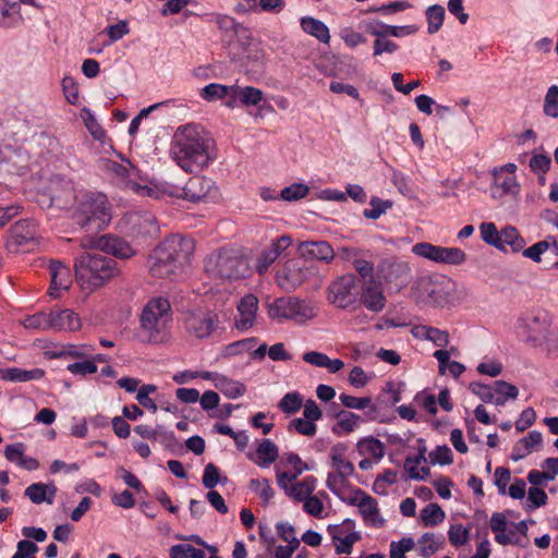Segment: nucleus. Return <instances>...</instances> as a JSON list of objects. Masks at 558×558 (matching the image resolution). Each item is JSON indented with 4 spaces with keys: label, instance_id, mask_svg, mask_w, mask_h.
I'll list each match as a JSON object with an SVG mask.
<instances>
[{
    "label": "nucleus",
    "instance_id": "1",
    "mask_svg": "<svg viewBox=\"0 0 558 558\" xmlns=\"http://www.w3.org/2000/svg\"><path fill=\"white\" fill-rule=\"evenodd\" d=\"M211 140L204 129L196 124L180 126L174 135L173 159L184 171L193 173L208 166Z\"/></svg>",
    "mask_w": 558,
    "mask_h": 558
},
{
    "label": "nucleus",
    "instance_id": "2",
    "mask_svg": "<svg viewBox=\"0 0 558 558\" xmlns=\"http://www.w3.org/2000/svg\"><path fill=\"white\" fill-rule=\"evenodd\" d=\"M193 242L178 234L162 241L150 254L148 268L153 277L175 279L183 275L193 253Z\"/></svg>",
    "mask_w": 558,
    "mask_h": 558
},
{
    "label": "nucleus",
    "instance_id": "3",
    "mask_svg": "<svg viewBox=\"0 0 558 558\" xmlns=\"http://www.w3.org/2000/svg\"><path fill=\"white\" fill-rule=\"evenodd\" d=\"M141 194L154 199L182 198L190 202H199L206 198L215 187L214 182L205 177H192L183 185L169 182H149V185H132Z\"/></svg>",
    "mask_w": 558,
    "mask_h": 558
},
{
    "label": "nucleus",
    "instance_id": "4",
    "mask_svg": "<svg viewBox=\"0 0 558 558\" xmlns=\"http://www.w3.org/2000/svg\"><path fill=\"white\" fill-rule=\"evenodd\" d=\"M74 270L77 282L87 290L102 287L117 274L113 258L88 252L75 258Z\"/></svg>",
    "mask_w": 558,
    "mask_h": 558
},
{
    "label": "nucleus",
    "instance_id": "5",
    "mask_svg": "<svg viewBox=\"0 0 558 558\" xmlns=\"http://www.w3.org/2000/svg\"><path fill=\"white\" fill-rule=\"evenodd\" d=\"M73 219L89 233L102 231L111 220L110 204L107 196L99 192L84 194L74 210Z\"/></svg>",
    "mask_w": 558,
    "mask_h": 558
},
{
    "label": "nucleus",
    "instance_id": "6",
    "mask_svg": "<svg viewBox=\"0 0 558 558\" xmlns=\"http://www.w3.org/2000/svg\"><path fill=\"white\" fill-rule=\"evenodd\" d=\"M204 271L209 278L233 281L248 276L250 266L235 251L223 248L205 257Z\"/></svg>",
    "mask_w": 558,
    "mask_h": 558
},
{
    "label": "nucleus",
    "instance_id": "7",
    "mask_svg": "<svg viewBox=\"0 0 558 558\" xmlns=\"http://www.w3.org/2000/svg\"><path fill=\"white\" fill-rule=\"evenodd\" d=\"M171 306L167 299L156 298L149 301L141 315V328L147 341L160 343L168 339L167 329L171 322Z\"/></svg>",
    "mask_w": 558,
    "mask_h": 558
},
{
    "label": "nucleus",
    "instance_id": "8",
    "mask_svg": "<svg viewBox=\"0 0 558 558\" xmlns=\"http://www.w3.org/2000/svg\"><path fill=\"white\" fill-rule=\"evenodd\" d=\"M316 274L314 265L301 257L287 259L277 267L275 281L284 291L292 292Z\"/></svg>",
    "mask_w": 558,
    "mask_h": 558
},
{
    "label": "nucleus",
    "instance_id": "9",
    "mask_svg": "<svg viewBox=\"0 0 558 558\" xmlns=\"http://www.w3.org/2000/svg\"><path fill=\"white\" fill-rule=\"evenodd\" d=\"M316 315L314 304L298 298H279L269 305V316L275 319H290L303 324Z\"/></svg>",
    "mask_w": 558,
    "mask_h": 558
},
{
    "label": "nucleus",
    "instance_id": "10",
    "mask_svg": "<svg viewBox=\"0 0 558 558\" xmlns=\"http://www.w3.org/2000/svg\"><path fill=\"white\" fill-rule=\"evenodd\" d=\"M412 253L437 264L462 265L466 254L459 247H446L428 242H420L412 246Z\"/></svg>",
    "mask_w": 558,
    "mask_h": 558
},
{
    "label": "nucleus",
    "instance_id": "11",
    "mask_svg": "<svg viewBox=\"0 0 558 558\" xmlns=\"http://www.w3.org/2000/svg\"><path fill=\"white\" fill-rule=\"evenodd\" d=\"M218 315L208 310H194L184 317L187 333L196 339L209 338L219 326Z\"/></svg>",
    "mask_w": 558,
    "mask_h": 558
},
{
    "label": "nucleus",
    "instance_id": "12",
    "mask_svg": "<svg viewBox=\"0 0 558 558\" xmlns=\"http://www.w3.org/2000/svg\"><path fill=\"white\" fill-rule=\"evenodd\" d=\"M81 247L84 250L99 248L119 258H130L135 254V251L126 241L110 235L94 236L87 234L81 239Z\"/></svg>",
    "mask_w": 558,
    "mask_h": 558
},
{
    "label": "nucleus",
    "instance_id": "13",
    "mask_svg": "<svg viewBox=\"0 0 558 558\" xmlns=\"http://www.w3.org/2000/svg\"><path fill=\"white\" fill-rule=\"evenodd\" d=\"M356 278L352 274L343 275L328 287V300L340 308H348L355 302Z\"/></svg>",
    "mask_w": 558,
    "mask_h": 558
},
{
    "label": "nucleus",
    "instance_id": "14",
    "mask_svg": "<svg viewBox=\"0 0 558 558\" xmlns=\"http://www.w3.org/2000/svg\"><path fill=\"white\" fill-rule=\"evenodd\" d=\"M338 257L342 262L350 263L363 280L374 276L373 254L369 251L343 246L338 250Z\"/></svg>",
    "mask_w": 558,
    "mask_h": 558
},
{
    "label": "nucleus",
    "instance_id": "15",
    "mask_svg": "<svg viewBox=\"0 0 558 558\" xmlns=\"http://www.w3.org/2000/svg\"><path fill=\"white\" fill-rule=\"evenodd\" d=\"M411 295L417 303L427 305H436L444 300L441 290L432 276L417 278L411 288Z\"/></svg>",
    "mask_w": 558,
    "mask_h": 558
},
{
    "label": "nucleus",
    "instance_id": "16",
    "mask_svg": "<svg viewBox=\"0 0 558 558\" xmlns=\"http://www.w3.org/2000/svg\"><path fill=\"white\" fill-rule=\"evenodd\" d=\"M360 301L368 311L381 312L387 303L381 281L376 280L374 276L363 280Z\"/></svg>",
    "mask_w": 558,
    "mask_h": 558
},
{
    "label": "nucleus",
    "instance_id": "17",
    "mask_svg": "<svg viewBox=\"0 0 558 558\" xmlns=\"http://www.w3.org/2000/svg\"><path fill=\"white\" fill-rule=\"evenodd\" d=\"M36 241L37 226L29 220H20L10 229V236L5 245L8 250L17 252L21 246L35 243Z\"/></svg>",
    "mask_w": 558,
    "mask_h": 558
},
{
    "label": "nucleus",
    "instance_id": "18",
    "mask_svg": "<svg viewBox=\"0 0 558 558\" xmlns=\"http://www.w3.org/2000/svg\"><path fill=\"white\" fill-rule=\"evenodd\" d=\"M291 238L281 235L275 239L268 247L262 251L255 264L256 271L259 275L265 274L268 268L278 259V257L290 246Z\"/></svg>",
    "mask_w": 558,
    "mask_h": 558
},
{
    "label": "nucleus",
    "instance_id": "19",
    "mask_svg": "<svg viewBox=\"0 0 558 558\" xmlns=\"http://www.w3.org/2000/svg\"><path fill=\"white\" fill-rule=\"evenodd\" d=\"M352 504L357 506L366 524L376 527H381L385 524V519L379 513L378 502L372 496L360 492L359 495L352 499Z\"/></svg>",
    "mask_w": 558,
    "mask_h": 558
},
{
    "label": "nucleus",
    "instance_id": "20",
    "mask_svg": "<svg viewBox=\"0 0 558 558\" xmlns=\"http://www.w3.org/2000/svg\"><path fill=\"white\" fill-rule=\"evenodd\" d=\"M518 329L520 337L532 345L539 344L545 338L546 326L538 316L522 317Z\"/></svg>",
    "mask_w": 558,
    "mask_h": 558
},
{
    "label": "nucleus",
    "instance_id": "21",
    "mask_svg": "<svg viewBox=\"0 0 558 558\" xmlns=\"http://www.w3.org/2000/svg\"><path fill=\"white\" fill-rule=\"evenodd\" d=\"M298 251L303 257H310L325 263H331L336 253L332 246L326 241H304L298 246Z\"/></svg>",
    "mask_w": 558,
    "mask_h": 558
},
{
    "label": "nucleus",
    "instance_id": "22",
    "mask_svg": "<svg viewBox=\"0 0 558 558\" xmlns=\"http://www.w3.org/2000/svg\"><path fill=\"white\" fill-rule=\"evenodd\" d=\"M126 222L134 235L153 236L158 233V225L150 213H131L126 216Z\"/></svg>",
    "mask_w": 558,
    "mask_h": 558
},
{
    "label": "nucleus",
    "instance_id": "23",
    "mask_svg": "<svg viewBox=\"0 0 558 558\" xmlns=\"http://www.w3.org/2000/svg\"><path fill=\"white\" fill-rule=\"evenodd\" d=\"M258 310V300L253 294L244 295L238 304L239 318L235 326L239 330H247L253 327Z\"/></svg>",
    "mask_w": 558,
    "mask_h": 558
},
{
    "label": "nucleus",
    "instance_id": "24",
    "mask_svg": "<svg viewBox=\"0 0 558 558\" xmlns=\"http://www.w3.org/2000/svg\"><path fill=\"white\" fill-rule=\"evenodd\" d=\"M49 271L51 277V286L49 293L52 298L59 296L60 290H68L71 286V271L59 260L49 263Z\"/></svg>",
    "mask_w": 558,
    "mask_h": 558
},
{
    "label": "nucleus",
    "instance_id": "25",
    "mask_svg": "<svg viewBox=\"0 0 558 558\" xmlns=\"http://www.w3.org/2000/svg\"><path fill=\"white\" fill-rule=\"evenodd\" d=\"M211 22H214L218 28L225 33V36L232 40L233 37L239 39H248L250 32L246 27L238 23L232 16L227 14H211Z\"/></svg>",
    "mask_w": 558,
    "mask_h": 558
},
{
    "label": "nucleus",
    "instance_id": "26",
    "mask_svg": "<svg viewBox=\"0 0 558 558\" xmlns=\"http://www.w3.org/2000/svg\"><path fill=\"white\" fill-rule=\"evenodd\" d=\"M49 320L53 330L75 331L81 327L78 316L69 308L51 310L49 312Z\"/></svg>",
    "mask_w": 558,
    "mask_h": 558
},
{
    "label": "nucleus",
    "instance_id": "27",
    "mask_svg": "<svg viewBox=\"0 0 558 558\" xmlns=\"http://www.w3.org/2000/svg\"><path fill=\"white\" fill-rule=\"evenodd\" d=\"M106 167L109 171L114 173L116 175L125 179V185L131 191L136 193L138 196L147 197L146 194H141L137 192L132 185H143L142 183H138L134 180L137 170L135 167H133L129 161H125V163H118L116 161L108 160L106 163ZM144 185H149V183H145Z\"/></svg>",
    "mask_w": 558,
    "mask_h": 558
},
{
    "label": "nucleus",
    "instance_id": "28",
    "mask_svg": "<svg viewBox=\"0 0 558 558\" xmlns=\"http://www.w3.org/2000/svg\"><path fill=\"white\" fill-rule=\"evenodd\" d=\"M302 359L313 366L327 368L331 374H336L344 367L342 360H331L328 355L318 351H307L302 355Z\"/></svg>",
    "mask_w": 558,
    "mask_h": 558
},
{
    "label": "nucleus",
    "instance_id": "29",
    "mask_svg": "<svg viewBox=\"0 0 558 558\" xmlns=\"http://www.w3.org/2000/svg\"><path fill=\"white\" fill-rule=\"evenodd\" d=\"M56 494L57 487L53 484L34 483L25 489V496L36 505L41 502L52 505Z\"/></svg>",
    "mask_w": 558,
    "mask_h": 558
},
{
    "label": "nucleus",
    "instance_id": "30",
    "mask_svg": "<svg viewBox=\"0 0 558 558\" xmlns=\"http://www.w3.org/2000/svg\"><path fill=\"white\" fill-rule=\"evenodd\" d=\"M347 450L348 446L342 442L332 446L330 449V466L333 471L351 476L354 473V465L352 462L347 460Z\"/></svg>",
    "mask_w": 558,
    "mask_h": 558
},
{
    "label": "nucleus",
    "instance_id": "31",
    "mask_svg": "<svg viewBox=\"0 0 558 558\" xmlns=\"http://www.w3.org/2000/svg\"><path fill=\"white\" fill-rule=\"evenodd\" d=\"M494 185L492 187V195L495 198H500L508 193H515L518 190V184L515 182L514 175L504 174L502 171H497L494 169Z\"/></svg>",
    "mask_w": 558,
    "mask_h": 558
},
{
    "label": "nucleus",
    "instance_id": "32",
    "mask_svg": "<svg viewBox=\"0 0 558 558\" xmlns=\"http://www.w3.org/2000/svg\"><path fill=\"white\" fill-rule=\"evenodd\" d=\"M445 544V538L435 533H424L415 543L417 553L423 558H429L435 555Z\"/></svg>",
    "mask_w": 558,
    "mask_h": 558
},
{
    "label": "nucleus",
    "instance_id": "33",
    "mask_svg": "<svg viewBox=\"0 0 558 558\" xmlns=\"http://www.w3.org/2000/svg\"><path fill=\"white\" fill-rule=\"evenodd\" d=\"M45 375L44 369L41 368H33L29 371L22 369L19 367H11L3 369L1 372V377L4 380L13 381V383H25L31 380L41 379Z\"/></svg>",
    "mask_w": 558,
    "mask_h": 558
},
{
    "label": "nucleus",
    "instance_id": "34",
    "mask_svg": "<svg viewBox=\"0 0 558 558\" xmlns=\"http://www.w3.org/2000/svg\"><path fill=\"white\" fill-rule=\"evenodd\" d=\"M337 418L332 432L337 435L352 433L361 423V416L350 411H339L335 414Z\"/></svg>",
    "mask_w": 558,
    "mask_h": 558
},
{
    "label": "nucleus",
    "instance_id": "35",
    "mask_svg": "<svg viewBox=\"0 0 558 558\" xmlns=\"http://www.w3.org/2000/svg\"><path fill=\"white\" fill-rule=\"evenodd\" d=\"M301 27L306 34L314 36L324 44H328L330 40L329 28L325 23L317 19L312 16L302 17Z\"/></svg>",
    "mask_w": 558,
    "mask_h": 558
},
{
    "label": "nucleus",
    "instance_id": "36",
    "mask_svg": "<svg viewBox=\"0 0 558 558\" xmlns=\"http://www.w3.org/2000/svg\"><path fill=\"white\" fill-rule=\"evenodd\" d=\"M316 488V478L306 476L302 481L291 485L287 495L296 501H303L313 494Z\"/></svg>",
    "mask_w": 558,
    "mask_h": 558
},
{
    "label": "nucleus",
    "instance_id": "37",
    "mask_svg": "<svg viewBox=\"0 0 558 558\" xmlns=\"http://www.w3.org/2000/svg\"><path fill=\"white\" fill-rule=\"evenodd\" d=\"M256 454L258 458L257 464L262 468H268L271 463H274L278 456L279 450L275 442L270 439H264L256 449Z\"/></svg>",
    "mask_w": 558,
    "mask_h": 558
},
{
    "label": "nucleus",
    "instance_id": "38",
    "mask_svg": "<svg viewBox=\"0 0 558 558\" xmlns=\"http://www.w3.org/2000/svg\"><path fill=\"white\" fill-rule=\"evenodd\" d=\"M215 385L225 396L231 399L241 397L246 390L244 384L226 376H218Z\"/></svg>",
    "mask_w": 558,
    "mask_h": 558
},
{
    "label": "nucleus",
    "instance_id": "39",
    "mask_svg": "<svg viewBox=\"0 0 558 558\" xmlns=\"http://www.w3.org/2000/svg\"><path fill=\"white\" fill-rule=\"evenodd\" d=\"M420 518L424 526H436L445 520L446 514L439 505L428 504L421 510Z\"/></svg>",
    "mask_w": 558,
    "mask_h": 558
},
{
    "label": "nucleus",
    "instance_id": "40",
    "mask_svg": "<svg viewBox=\"0 0 558 558\" xmlns=\"http://www.w3.org/2000/svg\"><path fill=\"white\" fill-rule=\"evenodd\" d=\"M236 96L240 98V105L251 107L258 105L264 99V92L254 86L238 85Z\"/></svg>",
    "mask_w": 558,
    "mask_h": 558
},
{
    "label": "nucleus",
    "instance_id": "41",
    "mask_svg": "<svg viewBox=\"0 0 558 558\" xmlns=\"http://www.w3.org/2000/svg\"><path fill=\"white\" fill-rule=\"evenodd\" d=\"M425 14L427 20L428 34L437 33L444 24L445 8L439 4H433L427 8Z\"/></svg>",
    "mask_w": 558,
    "mask_h": 558
},
{
    "label": "nucleus",
    "instance_id": "42",
    "mask_svg": "<svg viewBox=\"0 0 558 558\" xmlns=\"http://www.w3.org/2000/svg\"><path fill=\"white\" fill-rule=\"evenodd\" d=\"M426 459L423 453H420L415 458H407L404 462V470L408 472L409 476L413 480H424L429 474V469L426 466H421L422 462H425Z\"/></svg>",
    "mask_w": 558,
    "mask_h": 558
},
{
    "label": "nucleus",
    "instance_id": "43",
    "mask_svg": "<svg viewBox=\"0 0 558 558\" xmlns=\"http://www.w3.org/2000/svg\"><path fill=\"white\" fill-rule=\"evenodd\" d=\"M469 389L483 402L502 405V398L495 396V387L480 383H471Z\"/></svg>",
    "mask_w": 558,
    "mask_h": 558
},
{
    "label": "nucleus",
    "instance_id": "44",
    "mask_svg": "<svg viewBox=\"0 0 558 558\" xmlns=\"http://www.w3.org/2000/svg\"><path fill=\"white\" fill-rule=\"evenodd\" d=\"M499 239L501 243L500 250H505V245H510L513 251H520L524 246V240L520 236L514 227L504 228L500 231Z\"/></svg>",
    "mask_w": 558,
    "mask_h": 558
},
{
    "label": "nucleus",
    "instance_id": "45",
    "mask_svg": "<svg viewBox=\"0 0 558 558\" xmlns=\"http://www.w3.org/2000/svg\"><path fill=\"white\" fill-rule=\"evenodd\" d=\"M229 93V86L210 83L201 89L199 95L206 101H216L226 98Z\"/></svg>",
    "mask_w": 558,
    "mask_h": 558
},
{
    "label": "nucleus",
    "instance_id": "46",
    "mask_svg": "<svg viewBox=\"0 0 558 558\" xmlns=\"http://www.w3.org/2000/svg\"><path fill=\"white\" fill-rule=\"evenodd\" d=\"M250 489H252L262 499L263 505H267L275 496V492L267 478H253L250 481Z\"/></svg>",
    "mask_w": 558,
    "mask_h": 558
},
{
    "label": "nucleus",
    "instance_id": "47",
    "mask_svg": "<svg viewBox=\"0 0 558 558\" xmlns=\"http://www.w3.org/2000/svg\"><path fill=\"white\" fill-rule=\"evenodd\" d=\"M286 7L284 0H255V4L252 3L247 9V13L253 12H267V13H280Z\"/></svg>",
    "mask_w": 558,
    "mask_h": 558
},
{
    "label": "nucleus",
    "instance_id": "48",
    "mask_svg": "<svg viewBox=\"0 0 558 558\" xmlns=\"http://www.w3.org/2000/svg\"><path fill=\"white\" fill-rule=\"evenodd\" d=\"M23 326L31 330H49L51 329V322L49 320V313L38 312L34 315L27 316L23 320Z\"/></svg>",
    "mask_w": 558,
    "mask_h": 558
},
{
    "label": "nucleus",
    "instance_id": "49",
    "mask_svg": "<svg viewBox=\"0 0 558 558\" xmlns=\"http://www.w3.org/2000/svg\"><path fill=\"white\" fill-rule=\"evenodd\" d=\"M411 278V268L405 263H393L390 266L389 279L395 281L397 286L403 287L408 284Z\"/></svg>",
    "mask_w": 558,
    "mask_h": 558
},
{
    "label": "nucleus",
    "instance_id": "50",
    "mask_svg": "<svg viewBox=\"0 0 558 558\" xmlns=\"http://www.w3.org/2000/svg\"><path fill=\"white\" fill-rule=\"evenodd\" d=\"M357 449L362 454H371L376 459H381L385 453L384 445L373 437L364 438L357 442Z\"/></svg>",
    "mask_w": 558,
    "mask_h": 558
},
{
    "label": "nucleus",
    "instance_id": "51",
    "mask_svg": "<svg viewBox=\"0 0 558 558\" xmlns=\"http://www.w3.org/2000/svg\"><path fill=\"white\" fill-rule=\"evenodd\" d=\"M169 555L170 558H206V555L202 549L195 548L189 544H178L171 546Z\"/></svg>",
    "mask_w": 558,
    "mask_h": 558
},
{
    "label": "nucleus",
    "instance_id": "52",
    "mask_svg": "<svg viewBox=\"0 0 558 558\" xmlns=\"http://www.w3.org/2000/svg\"><path fill=\"white\" fill-rule=\"evenodd\" d=\"M415 548V541L412 537H402L400 541H392L389 548L390 558H407L405 554Z\"/></svg>",
    "mask_w": 558,
    "mask_h": 558
},
{
    "label": "nucleus",
    "instance_id": "53",
    "mask_svg": "<svg viewBox=\"0 0 558 558\" xmlns=\"http://www.w3.org/2000/svg\"><path fill=\"white\" fill-rule=\"evenodd\" d=\"M543 111L547 117L558 118V86L553 85L547 89Z\"/></svg>",
    "mask_w": 558,
    "mask_h": 558
},
{
    "label": "nucleus",
    "instance_id": "54",
    "mask_svg": "<svg viewBox=\"0 0 558 558\" xmlns=\"http://www.w3.org/2000/svg\"><path fill=\"white\" fill-rule=\"evenodd\" d=\"M339 399L341 403L348 408V409H354V410H364L367 408H372L375 410V408L372 404V399L369 397H353L350 395L341 393L339 396Z\"/></svg>",
    "mask_w": 558,
    "mask_h": 558
},
{
    "label": "nucleus",
    "instance_id": "55",
    "mask_svg": "<svg viewBox=\"0 0 558 558\" xmlns=\"http://www.w3.org/2000/svg\"><path fill=\"white\" fill-rule=\"evenodd\" d=\"M481 236L484 242L489 245L495 246L496 248H501L500 243V232L497 231L496 226L493 222H483L480 226Z\"/></svg>",
    "mask_w": 558,
    "mask_h": 558
},
{
    "label": "nucleus",
    "instance_id": "56",
    "mask_svg": "<svg viewBox=\"0 0 558 558\" xmlns=\"http://www.w3.org/2000/svg\"><path fill=\"white\" fill-rule=\"evenodd\" d=\"M308 186L302 183H294L290 186L284 187L280 197L287 202L299 201L308 194Z\"/></svg>",
    "mask_w": 558,
    "mask_h": 558
},
{
    "label": "nucleus",
    "instance_id": "57",
    "mask_svg": "<svg viewBox=\"0 0 558 558\" xmlns=\"http://www.w3.org/2000/svg\"><path fill=\"white\" fill-rule=\"evenodd\" d=\"M371 208L364 209V216L368 219H378L388 208L392 207L391 201H381L379 198L371 199Z\"/></svg>",
    "mask_w": 558,
    "mask_h": 558
},
{
    "label": "nucleus",
    "instance_id": "58",
    "mask_svg": "<svg viewBox=\"0 0 558 558\" xmlns=\"http://www.w3.org/2000/svg\"><path fill=\"white\" fill-rule=\"evenodd\" d=\"M495 387V396L502 398V405L508 399H517L519 395V390L512 384H509L505 380H497L494 383Z\"/></svg>",
    "mask_w": 558,
    "mask_h": 558
},
{
    "label": "nucleus",
    "instance_id": "59",
    "mask_svg": "<svg viewBox=\"0 0 558 558\" xmlns=\"http://www.w3.org/2000/svg\"><path fill=\"white\" fill-rule=\"evenodd\" d=\"M302 407V398L298 392H288L279 402V408L284 413H295Z\"/></svg>",
    "mask_w": 558,
    "mask_h": 558
},
{
    "label": "nucleus",
    "instance_id": "60",
    "mask_svg": "<svg viewBox=\"0 0 558 558\" xmlns=\"http://www.w3.org/2000/svg\"><path fill=\"white\" fill-rule=\"evenodd\" d=\"M448 538L451 545L456 547L462 546L469 539V529L462 524H452L448 531Z\"/></svg>",
    "mask_w": 558,
    "mask_h": 558
},
{
    "label": "nucleus",
    "instance_id": "61",
    "mask_svg": "<svg viewBox=\"0 0 558 558\" xmlns=\"http://www.w3.org/2000/svg\"><path fill=\"white\" fill-rule=\"evenodd\" d=\"M257 342L256 338H247L235 341L226 347V355L232 356L246 351H251Z\"/></svg>",
    "mask_w": 558,
    "mask_h": 558
},
{
    "label": "nucleus",
    "instance_id": "62",
    "mask_svg": "<svg viewBox=\"0 0 558 558\" xmlns=\"http://www.w3.org/2000/svg\"><path fill=\"white\" fill-rule=\"evenodd\" d=\"M289 428L304 436H314L317 429L315 423L305 417L292 420L289 424Z\"/></svg>",
    "mask_w": 558,
    "mask_h": 558
},
{
    "label": "nucleus",
    "instance_id": "63",
    "mask_svg": "<svg viewBox=\"0 0 558 558\" xmlns=\"http://www.w3.org/2000/svg\"><path fill=\"white\" fill-rule=\"evenodd\" d=\"M349 477L348 475L333 471L328 474L326 485L332 493L339 494V492L348 485Z\"/></svg>",
    "mask_w": 558,
    "mask_h": 558
},
{
    "label": "nucleus",
    "instance_id": "64",
    "mask_svg": "<svg viewBox=\"0 0 558 558\" xmlns=\"http://www.w3.org/2000/svg\"><path fill=\"white\" fill-rule=\"evenodd\" d=\"M302 502H303V509L307 514L313 515L315 518H323L324 504L320 500V498H318L317 496L311 495L306 499H304Z\"/></svg>",
    "mask_w": 558,
    "mask_h": 558
}]
</instances>
